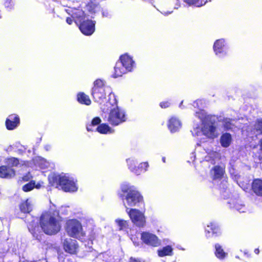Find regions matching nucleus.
Instances as JSON below:
<instances>
[{"label":"nucleus","instance_id":"nucleus-31","mask_svg":"<svg viewBox=\"0 0 262 262\" xmlns=\"http://www.w3.org/2000/svg\"><path fill=\"white\" fill-rule=\"evenodd\" d=\"M115 223L120 230H125L128 227V222L124 220L120 219H116Z\"/></svg>","mask_w":262,"mask_h":262},{"label":"nucleus","instance_id":"nucleus-50","mask_svg":"<svg viewBox=\"0 0 262 262\" xmlns=\"http://www.w3.org/2000/svg\"><path fill=\"white\" fill-rule=\"evenodd\" d=\"M29 164H30V163L28 162H27V163H24L23 164V165H24L25 166H29Z\"/></svg>","mask_w":262,"mask_h":262},{"label":"nucleus","instance_id":"nucleus-2","mask_svg":"<svg viewBox=\"0 0 262 262\" xmlns=\"http://www.w3.org/2000/svg\"><path fill=\"white\" fill-rule=\"evenodd\" d=\"M103 112L109 111L107 121L113 125H118L126 120L125 112L118 106L114 94H110L107 101L101 106Z\"/></svg>","mask_w":262,"mask_h":262},{"label":"nucleus","instance_id":"nucleus-35","mask_svg":"<svg viewBox=\"0 0 262 262\" xmlns=\"http://www.w3.org/2000/svg\"><path fill=\"white\" fill-rule=\"evenodd\" d=\"M7 163L11 166H16L19 164V161L17 159L12 157L8 159Z\"/></svg>","mask_w":262,"mask_h":262},{"label":"nucleus","instance_id":"nucleus-5","mask_svg":"<svg viewBox=\"0 0 262 262\" xmlns=\"http://www.w3.org/2000/svg\"><path fill=\"white\" fill-rule=\"evenodd\" d=\"M106 93L113 94L109 87L105 86L104 82L101 79H97L94 82L92 95L95 101L101 103L105 98ZM110 95H108L109 96Z\"/></svg>","mask_w":262,"mask_h":262},{"label":"nucleus","instance_id":"nucleus-53","mask_svg":"<svg viewBox=\"0 0 262 262\" xmlns=\"http://www.w3.org/2000/svg\"><path fill=\"white\" fill-rule=\"evenodd\" d=\"M162 160H163V161L164 162H165V158H164H164H162Z\"/></svg>","mask_w":262,"mask_h":262},{"label":"nucleus","instance_id":"nucleus-4","mask_svg":"<svg viewBox=\"0 0 262 262\" xmlns=\"http://www.w3.org/2000/svg\"><path fill=\"white\" fill-rule=\"evenodd\" d=\"M50 184L56 188H61L66 192H74L78 187L74 179L66 175L52 173L49 176Z\"/></svg>","mask_w":262,"mask_h":262},{"label":"nucleus","instance_id":"nucleus-26","mask_svg":"<svg viewBox=\"0 0 262 262\" xmlns=\"http://www.w3.org/2000/svg\"><path fill=\"white\" fill-rule=\"evenodd\" d=\"M173 249L170 246H167L158 250V254L160 257L171 256L172 254Z\"/></svg>","mask_w":262,"mask_h":262},{"label":"nucleus","instance_id":"nucleus-7","mask_svg":"<svg viewBox=\"0 0 262 262\" xmlns=\"http://www.w3.org/2000/svg\"><path fill=\"white\" fill-rule=\"evenodd\" d=\"M66 230L70 236L78 239L83 237L85 235L81 223L76 220L68 221Z\"/></svg>","mask_w":262,"mask_h":262},{"label":"nucleus","instance_id":"nucleus-34","mask_svg":"<svg viewBox=\"0 0 262 262\" xmlns=\"http://www.w3.org/2000/svg\"><path fill=\"white\" fill-rule=\"evenodd\" d=\"M35 187V181H32L23 187V190L25 192L32 190Z\"/></svg>","mask_w":262,"mask_h":262},{"label":"nucleus","instance_id":"nucleus-47","mask_svg":"<svg viewBox=\"0 0 262 262\" xmlns=\"http://www.w3.org/2000/svg\"><path fill=\"white\" fill-rule=\"evenodd\" d=\"M103 16H105V17H109L110 16V14L109 13V12H103Z\"/></svg>","mask_w":262,"mask_h":262},{"label":"nucleus","instance_id":"nucleus-46","mask_svg":"<svg viewBox=\"0 0 262 262\" xmlns=\"http://www.w3.org/2000/svg\"><path fill=\"white\" fill-rule=\"evenodd\" d=\"M66 21L68 24L71 25L72 23L73 20L71 18L68 17L66 19Z\"/></svg>","mask_w":262,"mask_h":262},{"label":"nucleus","instance_id":"nucleus-33","mask_svg":"<svg viewBox=\"0 0 262 262\" xmlns=\"http://www.w3.org/2000/svg\"><path fill=\"white\" fill-rule=\"evenodd\" d=\"M101 122V119L99 117L94 118L90 124L87 125L86 128L88 131H93V127L99 124Z\"/></svg>","mask_w":262,"mask_h":262},{"label":"nucleus","instance_id":"nucleus-45","mask_svg":"<svg viewBox=\"0 0 262 262\" xmlns=\"http://www.w3.org/2000/svg\"><path fill=\"white\" fill-rule=\"evenodd\" d=\"M32 178V176H30V174H29L27 176H24L23 178V179L24 180V181H29L31 178Z\"/></svg>","mask_w":262,"mask_h":262},{"label":"nucleus","instance_id":"nucleus-49","mask_svg":"<svg viewBox=\"0 0 262 262\" xmlns=\"http://www.w3.org/2000/svg\"><path fill=\"white\" fill-rule=\"evenodd\" d=\"M137 261L136 259L135 258H133V257L130 258V262H136Z\"/></svg>","mask_w":262,"mask_h":262},{"label":"nucleus","instance_id":"nucleus-23","mask_svg":"<svg viewBox=\"0 0 262 262\" xmlns=\"http://www.w3.org/2000/svg\"><path fill=\"white\" fill-rule=\"evenodd\" d=\"M224 172V167L220 166H215L211 170L210 174L213 179H219L223 177Z\"/></svg>","mask_w":262,"mask_h":262},{"label":"nucleus","instance_id":"nucleus-12","mask_svg":"<svg viewBox=\"0 0 262 262\" xmlns=\"http://www.w3.org/2000/svg\"><path fill=\"white\" fill-rule=\"evenodd\" d=\"M127 163L130 170L137 175L140 174L142 172L145 171L148 167V164L147 162L141 163L136 167L135 166L136 161L132 159H127Z\"/></svg>","mask_w":262,"mask_h":262},{"label":"nucleus","instance_id":"nucleus-13","mask_svg":"<svg viewBox=\"0 0 262 262\" xmlns=\"http://www.w3.org/2000/svg\"><path fill=\"white\" fill-rule=\"evenodd\" d=\"M63 246L64 250L70 254L76 253L78 249L77 241L70 238L63 239Z\"/></svg>","mask_w":262,"mask_h":262},{"label":"nucleus","instance_id":"nucleus-15","mask_svg":"<svg viewBox=\"0 0 262 262\" xmlns=\"http://www.w3.org/2000/svg\"><path fill=\"white\" fill-rule=\"evenodd\" d=\"M34 164L41 169H50L53 168L54 165L53 163L47 161L45 159L38 157L33 160Z\"/></svg>","mask_w":262,"mask_h":262},{"label":"nucleus","instance_id":"nucleus-48","mask_svg":"<svg viewBox=\"0 0 262 262\" xmlns=\"http://www.w3.org/2000/svg\"><path fill=\"white\" fill-rule=\"evenodd\" d=\"M10 1H11V0H6V3H5V5L7 7L9 6V4L10 3Z\"/></svg>","mask_w":262,"mask_h":262},{"label":"nucleus","instance_id":"nucleus-21","mask_svg":"<svg viewBox=\"0 0 262 262\" xmlns=\"http://www.w3.org/2000/svg\"><path fill=\"white\" fill-rule=\"evenodd\" d=\"M15 175V171L11 168L5 166L0 167V177L10 178Z\"/></svg>","mask_w":262,"mask_h":262},{"label":"nucleus","instance_id":"nucleus-32","mask_svg":"<svg viewBox=\"0 0 262 262\" xmlns=\"http://www.w3.org/2000/svg\"><path fill=\"white\" fill-rule=\"evenodd\" d=\"M185 2L189 5H194L196 7H201L204 5L206 0H185Z\"/></svg>","mask_w":262,"mask_h":262},{"label":"nucleus","instance_id":"nucleus-37","mask_svg":"<svg viewBox=\"0 0 262 262\" xmlns=\"http://www.w3.org/2000/svg\"><path fill=\"white\" fill-rule=\"evenodd\" d=\"M223 125L224 126L225 129H229L232 128V123L231 120L229 119H225L223 122Z\"/></svg>","mask_w":262,"mask_h":262},{"label":"nucleus","instance_id":"nucleus-30","mask_svg":"<svg viewBox=\"0 0 262 262\" xmlns=\"http://www.w3.org/2000/svg\"><path fill=\"white\" fill-rule=\"evenodd\" d=\"M215 255L220 259H223L227 255V253H226L224 250L222 248V247L219 244H216L215 245Z\"/></svg>","mask_w":262,"mask_h":262},{"label":"nucleus","instance_id":"nucleus-18","mask_svg":"<svg viewBox=\"0 0 262 262\" xmlns=\"http://www.w3.org/2000/svg\"><path fill=\"white\" fill-rule=\"evenodd\" d=\"M181 121L177 118L172 117L168 121V127L171 133H175L178 131L181 127Z\"/></svg>","mask_w":262,"mask_h":262},{"label":"nucleus","instance_id":"nucleus-29","mask_svg":"<svg viewBox=\"0 0 262 262\" xmlns=\"http://www.w3.org/2000/svg\"><path fill=\"white\" fill-rule=\"evenodd\" d=\"M32 203L31 201L27 199L25 202L22 203L20 205V210L24 212H29L32 210Z\"/></svg>","mask_w":262,"mask_h":262},{"label":"nucleus","instance_id":"nucleus-20","mask_svg":"<svg viewBox=\"0 0 262 262\" xmlns=\"http://www.w3.org/2000/svg\"><path fill=\"white\" fill-rule=\"evenodd\" d=\"M127 72L126 69L123 67L122 63L118 60L114 67V73L112 76L114 78H117L122 76V75Z\"/></svg>","mask_w":262,"mask_h":262},{"label":"nucleus","instance_id":"nucleus-52","mask_svg":"<svg viewBox=\"0 0 262 262\" xmlns=\"http://www.w3.org/2000/svg\"><path fill=\"white\" fill-rule=\"evenodd\" d=\"M260 147H261V150H262V139H261V143H260Z\"/></svg>","mask_w":262,"mask_h":262},{"label":"nucleus","instance_id":"nucleus-43","mask_svg":"<svg viewBox=\"0 0 262 262\" xmlns=\"http://www.w3.org/2000/svg\"><path fill=\"white\" fill-rule=\"evenodd\" d=\"M43 184V182H39L37 184H36L35 183V187L34 188H36L37 189H39L41 187Z\"/></svg>","mask_w":262,"mask_h":262},{"label":"nucleus","instance_id":"nucleus-14","mask_svg":"<svg viewBox=\"0 0 262 262\" xmlns=\"http://www.w3.org/2000/svg\"><path fill=\"white\" fill-rule=\"evenodd\" d=\"M19 117L16 114H12L8 116L6 120V126L8 130H13L19 124Z\"/></svg>","mask_w":262,"mask_h":262},{"label":"nucleus","instance_id":"nucleus-22","mask_svg":"<svg viewBox=\"0 0 262 262\" xmlns=\"http://www.w3.org/2000/svg\"><path fill=\"white\" fill-rule=\"evenodd\" d=\"M206 154L207 155L205 157V160L206 161L211 162L212 164H214L220 157V154L219 152L211 149H207Z\"/></svg>","mask_w":262,"mask_h":262},{"label":"nucleus","instance_id":"nucleus-38","mask_svg":"<svg viewBox=\"0 0 262 262\" xmlns=\"http://www.w3.org/2000/svg\"><path fill=\"white\" fill-rule=\"evenodd\" d=\"M234 207L239 212H244L246 211V208L244 205L236 203Z\"/></svg>","mask_w":262,"mask_h":262},{"label":"nucleus","instance_id":"nucleus-25","mask_svg":"<svg viewBox=\"0 0 262 262\" xmlns=\"http://www.w3.org/2000/svg\"><path fill=\"white\" fill-rule=\"evenodd\" d=\"M232 141L231 135L229 133L223 134L220 138V143L222 147H229Z\"/></svg>","mask_w":262,"mask_h":262},{"label":"nucleus","instance_id":"nucleus-28","mask_svg":"<svg viewBox=\"0 0 262 262\" xmlns=\"http://www.w3.org/2000/svg\"><path fill=\"white\" fill-rule=\"evenodd\" d=\"M97 131L101 134H111L114 132V130L108 125L103 123L100 124L96 128Z\"/></svg>","mask_w":262,"mask_h":262},{"label":"nucleus","instance_id":"nucleus-51","mask_svg":"<svg viewBox=\"0 0 262 262\" xmlns=\"http://www.w3.org/2000/svg\"><path fill=\"white\" fill-rule=\"evenodd\" d=\"M254 252L256 254H258L259 253V250L258 249H256L255 250H254Z\"/></svg>","mask_w":262,"mask_h":262},{"label":"nucleus","instance_id":"nucleus-8","mask_svg":"<svg viewBox=\"0 0 262 262\" xmlns=\"http://www.w3.org/2000/svg\"><path fill=\"white\" fill-rule=\"evenodd\" d=\"M127 212L132 222L138 227H143L145 224V217L144 213L136 209L126 208Z\"/></svg>","mask_w":262,"mask_h":262},{"label":"nucleus","instance_id":"nucleus-6","mask_svg":"<svg viewBox=\"0 0 262 262\" xmlns=\"http://www.w3.org/2000/svg\"><path fill=\"white\" fill-rule=\"evenodd\" d=\"M121 190L122 192L127 193L125 200L127 205L135 206L142 201V196L134 186L127 183H123L121 185Z\"/></svg>","mask_w":262,"mask_h":262},{"label":"nucleus","instance_id":"nucleus-24","mask_svg":"<svg viewBox=\"0 0 262 262\" xmlns=\"http://www.w3.org/2000/svg\"><path fill=\"white\" fill-rule=\"evenodd\" d=\"M252 188L256 195L262 196V180L256 179L252 183Z\"/></svg>","mask_w":262,"mask_h":262},{"label":"nucleus","instance_id":"nucleus-41","mask_svg":"<svg viewBox=\"0 0 262 262\" xmlns=\"http://www.w3.org/2000/svg\"><path fill=\"white\" fill-rule=\"evenodd\" d=\"M202 101L201 100H198L193 103L194 106H198V107H203Z\"/></svg>","mask_w":262,"mask_h":262},{"label":"nucleus","instance_id":"nucleus-17","mask_svg":"<svg viewBox=\"0 0 262 262\" xmlns=\"http://www.w3.org/2000/svg\"><path fill=\"white\" fill-rule=\"evenodd\" d=\"M122 63L124 67L128 72L131 71L134 65V62L132 58L127 54H124L120 57L119 60Z\"/></svg>","mask_w":262,"mask_h":262},{"label":"nucleus","instance_id":"nucleus-27","mask_svg":"<svg viewBox=\"0 0 262 262\" xmlns=\"http://www.w3.org/2000/svg\"><path fill=\"white\" fill-rule=\"evenodd\" d=\"M77 100L79 103L87 105L91 103V100L89 97L83 93H79L78 94Z\"/></svg>","mask_w":262,"mask_h":262},{"label":"nucleus","instance_id":"nucleus-16","mask_svg":"<svg viewBox=\"0 0 262 262\" xmlns=\"http://www.w3.org/2000/svg\"><path fill=\"white\" fill-rule=\"evenodd\" d=\"M67 12L70 14L72 17L75 19L76 23H80L85 19L86 16L84 15V12L81 9H70L67 10Z\"/></svg>","mask_w":262,"mask_h":262},{"label":"nucleus","instance_id":"nucleus-42","mask_svg":"<svg viewBox=\"0 0 262 262\" xmlns=\"http://www.w3.org/2000/svg\"><path fill=\"white\" fill-rule=\"evenodd\" d=\"M170 105V103L168 101L162 102L160 103V106L162 108H166Z\"/></svg>","mask_w":262,"mask_h":262},{"label":"nucleus","instance_id":"nucleus-44","mask_svg":"<svg viewBox=\"0 0 262 262\" xmlns=\"http://www.w3.org/2000/svg\"><path fill=\"white\" fill-rule=\"evenodd\" d=\"M161 12L162 14H163L164 15H168L171 14L172 12V11L171 10V11H166L165 10H162L161 11Z\"/></svg>","mask_w":262,"mask_h":262},{"label":"nucleus","instance_id":"nucleus-9","mask_svg":"<svg viewBox=\"0 0 262 262\" xmlns=\"http://www.w3.org/2000/svg\"><path fill=\"white\" fill-rule=\"evenodd\" d=\"M141 239L144 244L152 247H158L161 245V241L159 238L156 235L149 232H142Z\"/></svg>","mask_w":262,"mask_h":262},{"label":"nucleus","instance_id":"nucleus-19","mask_svg":"<svg viewBox=\"0 0 262 262\" xmlns=\"http://www.w3.org/2000/svg\"><path fill=\"white\" fill-rule=\"evenodd\" d=\"M205 232L207 237L211 236V233H212V235H214L215 236H218L221 233L219 226L213 223H210V224L207 226L205 229Z\"/></svg>","mask_w":262,"mask_h":262},{"label":"nucleus","instance_id":"nucleus-36","mask_svg":"<svg viewBox=\"0 0 262 262\" xmlns=\"http://www.w3.org/2000/svg\"><path fill=\"white\" fill-rule=\"evenodd\" d=\"M254 129L257 133L256 135L262 133V121H257L256 122L254 125Z\"/></svg>","mask_w":262,"mask_h":262},{"label":"nucleus","instance_id":"nucleus-1","mask_svg":"<svg viewBox=\"0 0 262 262\" xmlns=\"http://www.w3.org/2000/svg\"><path fill=\"white\" fill-rule=\"evenodd\" d=\"M196 116L198 117L202 122L201 128L196 127L191 131L192 136L199 140L198 145L204 143L206 139H214L219 136V133L214 125V118L213 117L207 115L204 110H201L196 112Z\"/></svg>","mask_w":262,"mask_h":262},{"label":"nucleus","instance_id":"nucleus-40","mask_svg":"<svg viewBox=\"0 0 262 262\" xmlns=\"http://www.w3.org/2000/svg\"><path fill=\"white\" fill-rule=\"evenodd\" d=\"M108 255L106 253H103L100 254L97 256V259L98 260H102L103 261L104 260H107V257Z\"/></svg>","mask_w":262,"mask_h":262},{"label":"nucleus","instance_id":"nucleus-39","mask_svg":"<svg viewBox=\"0 0 262 262\" xmlns=\"http://www.w3.org/2000/svg\"><path fill=\"white\" fill-rule=\"evenodd\" d=\"M230 173L233 178L235 179H237L238 178L237 171L233 167H231L229 169Z\"/></svg>","mask_w":262,"mask_h":262},{"label":"nucleus","instance_id":"nucleus-11","mask_svg":"<svg viewBox=\"0 0 262 262\" xmlns=\"http://www.w3.org/2000/svg\"><path fill=\"white\" fill-rule=\"evenodd\" d=\"M79 29L81 32L85 35H91L95 31V23L88 19L79 23Z\"/></svg>","mask_w":262,"mask_h":262},{"label":"nucleus","instance_id":"nucleus-10","mask_svg":"<svg viewBox=\"0 0 262 262\" xmlns=\"http://www.w3.org/2000/svg\"><path fill=\"white\" fill-rule=\"evenodd\" d=\"M213 50L215 55L220 57L227 55L228 48L225 40L224 39L216 40L213 45Z\"/></svg>","mask_w":262,"mask_h":262},{"label":"nucleus","instance_id":"nucleus-3","mask_svg":"<svg viewBox=\"0 0 262 262\" xmlns=\"http://www.w3.org/2000/svg\"><path fill=\"white\" fill-rule=\"evenodd\" d=\"M40 225L42 231L47 234L53 235L61 229V224L58 212H48L42 214Z\"/></svg>","mask_w":262,"mask_h":262}]
</instances>
